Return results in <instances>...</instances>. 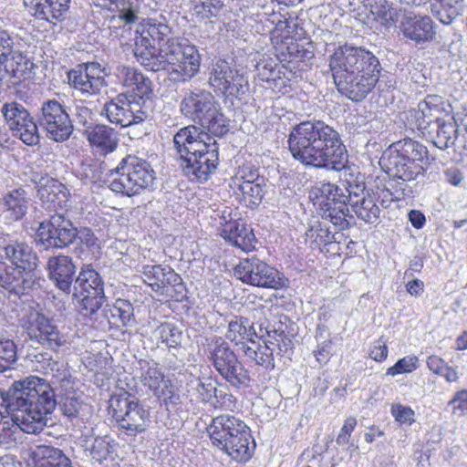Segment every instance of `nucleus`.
I'll return each mask as SVG.
<instances>
[{
  "label": "nucleus",
  "mask_w": 467,
  "mask_h": 467,
  "mask_svg": "<svg viewBox=\"0 0 467 467\" xmlns=\"http://www.w3.org/2000/svg\"><path fill=\"white\" fill-rule=\"evenodd\" d=\"M32 361L36 370L50 377L49 381L33 376L16 380L6 391H0V400L14 425L36 434L44 429L47 416L57 404L55 390H72L75 381L67 363L47 351H38Z\"/></svg>",
  "instance_id": "1"
},
{
  "label": "nucleus",
  "mask_w": 467,
  "mask_h": 467,
  "mask_svg": "<svg viewBox=\"0 0 467 467\" xmlns=\"http://www.w3.org/2000/svg\"><path fill=\"white\" fill-rule=\"evenodd\" d=\"M171 35L165 22L149 18L136 37L134 56L147 70H166L175 83L190 81L200 70V53L195 46L182 44Z\"/></svg>",
  "instance_id": "2"
},
{
  "label": "nucleus",
  "mask_w": 467,
  "mask_h": 467,
  "mask_svg": "<svg viewBox=\"0 0 467 467\" xmlns=\"http://www.w3.org/2000/svg\"><path fill=\"white\" fill-rule=\"evenodd\" d=\"M288 149L305 166L341 171L348 163V151L339 133L322 120H306L290 130Z\"/></svg>",
  "instance_id": "3"
},
{
  "label": "nucleus",
  "mask_w": 467,
  "mask_h": 467,
  "mask_svg": "<svg viewBox=\"0 0 467 467\" xmlns=\"http://www.w3.org/2000/svg\"><path fill=\"white\" fill-rule=\"evenodd\" d=\"M329 67L339 93L353 101H361L379 80L380 65L370 51L344 45L330 56Z\"/></svg>",
  "instance_id": "4"
},
{
  "label": "nucleus",
  "mask_w": 467,
  "mask_h": 467,
  "mask_svg": "<svg viewBox=\"0 0 467 467\" xmlns=\"http://www.w3.org/2000/svg\"><path fill=\"white\" fill-rule=\"evenodd\" d=\"M172 142L187 176L206 182L216 171L219 163L216 141L198 126L188 125L181 128L174 134Z\"/></svg>",
  "instance_id": "5"
},
{
  "label": "nucleus",
  "mask_w": 467,
  "mask_h": 467,
  "mask_svg": "<svg viewBox=\"0 0 467 467\" xmlns=\"http://www.w3.org/2000/svg\"><path fill=\"white\" fill-rule=\"evenodd\" d=\"M207 432L213 446L237 462H246L252 456L254 442L249 427L239 418L223 414L213 419Z\"/></svg>",
  "instance_id": "6"
},
{
  "label": "nucleus",
  "mask_w": 467,
  "mask_h": 467,
  "mask_svg": "<svg viewBox=\"0 0 467 467\" xmlns=\"http://www.w3.org/2000/svg\"><path fill=\"white\" fill-rule=\"evenodd\" d=\"M181 113L200 125V130L214 136L228 131V122L214 97L204 89L185 92L180 103Z\"/></svg>",
  "instance_id": "7"
},
{
  "label": "nucleus",
  "mask_w": 467,
  "mask_h": 467,
  "mask_svg": "<svg viewBox=\"0 0 467 467\" xmlns=\"http://www.w3.org/2000/svg\"><path fill=\"white\" fill-rule=\"evenodd\" d=\"M109 173L112 177L110 190L129 197L149 189L155 180V171L150 164L135 155L124 157Z\"/></svg>",
  "instance_id": "8"
},
{
  "label": "nucleus",
  "mask_w": 467,
  "mask_h": 467,
  "mask_svg": "<svg viewBox=\"0 0 467 467\" xmlns=\"http://www.w3.org/2000/svg\"><path fill=\"white\" fill-rule=\"evenodd\" d=\"M109 403L119 431L128 437L134 438L149 428L151 422L149 408L134 395L121 391L113 394Z\"/></svg>",
  "instance_id": "9"
},
{
  "label": "nucleus",
  "mask_w": 467,
  "mask_h": 467,
  "mask_svg": "<svg viewBox=\"0 0 467 467\" xmlns=\"http://www.w3.org/2000/svg\"><path fill=\"white\" fill-rule=\"evenodd\" d=\"M427 155V148L416 140L404 139L397 141L388 150L389 172L404 182L413 181L423 173Z\"/></svg>",
  "instance_id": "10"
},
{
  "label": "nucleus",
  "mask_w": 467,
  "mask_h": 467,
  "mask_svg": "<svg viewBox=\"0 0 467 467\" xmlns=\"http://www.w3.org/2000/svg\"><path fill=\"white\" fill-rule=\"evenodd\" d=\"M207 357L214 369L230 386L235 389L249 386L250 372L224 338L215 336L210 339L207 345Z\"/></svg>",
  "instance_id": "11"
},
{
  "label": "nucleus",
  "mask_w": 467,
  "mask_h": 467,
  "mask_svg": "<svg viewBox=\"0 0 467 467\" xmlns=\"http://www.w3.org/2000/svg\"><path fill=\"white\" fill-rule=\"evenodd\" d=\"M21 327L32 343L53 352H58L68 344L67 337L43 313L31 311L23 317Z\"/></svg>",
  "instance_id": "12"
},
{
  "label": "nucleus",
  "mask_w": 467,
  "mask_h": 467,
  "mask_svg": "<svg viewBox=\"0 0 467 467\" xmlns=\"http://www.w3.org/2000/svg\"><path fill=\"white\" fill-rule=\"evenodd\" d=\"M74 289L79 312L85 317L96 314L106 300L102 278L89 266L80 270L75 279Z\"/></svg>",
  "instance_id": "13"
},
{
  "label": "nucleus",
  "mask_w": 467,
  "mask_h": 467,
  "mask_svg": "<svg viewBox=\"0 0 467 467\" xmlns=\"http://www.w3.org/2000/svg\"><path fill=\"white\" fill-rule=\"evenodd\" d=\"M37 128L46 132L47 139L56 142L67 140L74 126L67 107L55 99L44 100L37 114Z\"/></svg>",
  "instance_id": "14"
},
{
  "label": "nucleus",
  "mask_w": 467,
  "mask_h": 467,
  "mask_svg": "<svg viewBox=\"0 0 467 467\" xmlns=\"http://www.w3.org/2000/svg\"><path fill=\"white\" fill-rule=\"evenodd\" d=\"M78 235V230L69 218L55 213L49 220L39 223L36 242L46 249H62L70 245Z\"/></svg>",
  "instance_id": "15"
},
{
  "label": "nucleus",
  "mask_w": 467,
  "mask_h": 467,
  "mask_svg": "<svg viewBox=\"0 0 467 467\" xmlns=\"http://www.w3.org/2000/svg\"><path fill=\"white\" fill-rule=\"evenodd\" d=\"M234 273L239 280L250 285L271 289L284 285L279 271L255 256L241 260Z\"/></svg>",
  "instance_id": "16"
},
{
  "label": "nucleus",
  "mask_w": 467,
  "mask_h": 467,
  "mask_svg": "<svg viewBox=\"0 0 467 467\" xmlns=\"http://www.w3.org/2000/svg\"><path fill=\"white\" fill-rule=\"evenodd\" d=\"M140 382L166 406L177 405L181 397L171 380L166 379L159 364L153 359H140L136 368Z\"/></svg>",
  "instance_id": "17"
},
{
  "label": "nucleus",
  "mask_w": 467,
  "mask_h": 467,
  "mask_svg": "<svg viewBox=\"0 0 467 467\" xmlns=\"http://www.w3.org/2000/svg\"><path fill=\"white\" fill-rule=\"evenodd\" d=\"M209 84L216 94L238 97L244 93L248 82L235 65L219 59L212 66Z\"/></svg>",
  "instance_id": "18"
},
{
  "label": "nucleus",
  "mask_w": 467,
  "mask_h": 467,
  "mask_svg": "<svg viewBox=\"0 0 467 467\" xmlns=\"http://www.w3.org/2000/svg\"><path fill=\"white\" fill-rule=\"evenodd\" d=\"M102 114H105L109 122L121 127L141 123L149 117L148 113L141 109L139 100L137 101L134 96H128L125 93H120L106 102Z\"/></svg>",
  "instance_id": "19"
},
{
  "label": "nucleus",
  "mask_w": 467,
  "mask_h": 467,
  "mask_svg": "<svg viewBox=\"0 0 467 467\" xmlns=\"http://www.w3.org/2000/svg\"><path fill=\"white\" fill-rule=\"evenodd\" d=\"M1 112L9 126L26 145H36L39 141L37 124L33 120L25 107L17 102L5 103Z\"/></svg>",
  "instance_id": "20"
},
{
  "label": "nucleus",
  "mask_w": 467,
  "mask_h": 467,
  "mask_svg": "<svg viewBox=\"0 0 467 467\" xmlns=\"http://www.w3.org/2000/svg\"><path fill=\"white\" fill-rule=\"evenodd\" d=\"M265 179L259 176L256 171L249 173L237 174L231 179L230 187L234 195L244 206L254 209L258 207L266 192Z\"/></svg>",
  "instance_id": "21"
},
{
  "label": "nucleus",
  "mask_w": 467,
  "mask_h": 467,
  "mask_svg": "<svg viewBox=\"0 0 467 467\" xmlns=\"http://www.w3.org/2000/svg\"><path fill=\"white\" fill-rule=\"evenodd\" d=\"M70 87L88 96L97 95L106 86L103 70L97 62L78 65L67 73Z\"/></svg>",
  "instance_id": "22"
},
{
  "label": "nucleus",
  "mask_w": 467,
  "mask_h": 467,
  "mask_svg": "<svg viewBox=\"0 0 467 467\" xmlns=\"http://www.w3.org/2000/svg\"><path fill=\"white\" fill-rule=\"evenodd\" d=\"M0 285L10 293L26 295L39 285L35 273L7 266L0 261Z\"/></svg>",
  "instance_id": "23"
},
{
  "label": "nucleus",
  "mask_w": 467,
  "mask_h": 467,
  "mask_svg": "<svg viewBox=\"0 0 467 467\" xmlns=\"http://www.w3.org/2000/svg\"><path fill=\"white\" fill-rule=\"evenodd\" d=\"M142 275L144 282L155 292L162 294L167 285L176 287V290L180 293L184 288L181 275L175 273L170 266L147 265L143 266Z\"/></svg>",
  "instance_id": "24"
},
{
  "label": "nucleus",
  "mask_w": 467,
  "mask_h": 467,
  "mask_svg": "<svg viewBox=\"0 0 467 467\" xmlns=\"http://www.w3.org/2000/svg\"><path fill=\"white\" fill-rule=\"evenodd\" d=\"M0 248L4 250L6 259L16 268L23 269L35 273L38 265V257L36 253L27 244L24 242H0Z\"/></svg>",
  "instance_id": "25"
},
{
  "label": "nucleus",
  "mask_w": 467,
  "mask_h": 467,
  "mask_svg": "<svg viewBox=\"0 0 467 467\" xmlns=\"http://www.w3.org/2000/svg\"><path fill=\"white\" fill-rule=\"evenodd\" d=\"M447 113H451V106L439 95H428L418 104L415 118L421 129H426L433 121L440 120Z\"/></svg>",
  "instance_id": "26"
},
{
  "label": "nucleus",
  "mask_w": 467,
  "mask_h": 467,
  "mask_svg": "<svg viewBox=\"0 0 467 467\" xmlns=\"http://www.w3.org/2000/svg\"><path fill=\"white\" fill-rule=\"evenodd\" d=\"M47 267L57 287L68 294L76 273V265L71 257L62 254L52 256L48 259Z\"/></svg>",
  "instance_id": "27"
},
{
  "label": "nucleus",
  "mask_w": 467,
  "mask_h": 467,
  "mask_svg": "<svg viewBox=\"0 0 467 467\" xmlns=\"http://www.w3.org/2000/svg\"><path fill=\"white\" fill-rule=\"evenodd\" d=\"M222 219L223 223H220L222 225L221 235L225 240L244 251H249L254 248L255 236L253 233V229L240 220L226 221L224 216H223Z\"/></svg>",
  "instance_id": "28"
},
{
  "label": "nucleus",
  "mask_w": 467,
  "mask_h": 467,
  "mask_svg": "<svg viewBox=\"0 0 467 467\" xmlns=\"http://www.w3.org/2000/svg\"><path fill=\"white\" fill-rule=\"evenodd\" d=\"M403 36L415 43L432 40L436 35L433 21L428 16H407L401 23Z\"/></svg>",
  "instance_id": "29"
},
{
  "label": "nucleus",
  "mask_w": 467,
  "mask_h": 467,
  "mask_svg": "<svg viewBox=\"0 0 467 467\" xmlns=\"http://www.w3.org/2000/svg\"><path fill=\"white\" fill-rule=\"evenodd\" d=\"M87 139L96 153L106 156L116 150L119 145L118 132L104 124H98L87 130Z\"/></svg>",
  "instance_id": "30"
},
{
  "label": "nucleus",
  "mask_w": 467,
  "mask_h": 467,
  "mask_svg": "<svg viewBox=\"0 0 467 467\" xmlns=\"http://www.w3.org/2000/svg\"><path fill=\"white\" fill-rule=\"evenodd\" d=\"M37 196L47 209L56 210L67 202V191L64 184L53 178H41L37 185Z\"/></svg>",
  "instance_id": "31"
},
{
  "label": "nucleus",
  "mask_w": 467,
  "mask_h": 467,
  "mask_svg": "<svg viewBox=\"0 0 467 467\" xmlns=\"http://www.w3.org/2000/svg\"><path fill=\"white\" fill-rule=\"evenodd\" d=\"M30 197L23 188L13 189L4 194L0 206L5 216L12 221L22 219L28 210Z\"/></svg>",
  "instance_id": "32"
},
{
  "label": "nucleus",
  "mask_w": 467,
  "mask_h": 467,
  "mask_svg": "<svg viewBox=\"0 0 467 467\" xmlns=\"http://www.w3.org/2000/svg\"><path fill=\"white\" fill-rule=\"evenodd\" d=\"M0 79L13 78L21 79L29 70V60L19 50L12 48L0 54Z\"/></svg>",
  "instance_id": "33"
},
{
  "label": "nucleus",
  "mask_w": 467,
  "mask_h": 467,
  "mask_svg": "<svg viewBox=\"0 0 467 467\" xmlns=\"http://www.w3.org/2000/svg\"><path fill=\"white\" fill-rule=\"evenodd\" d=\"M30 456L36 467H73L71 460L60 449L51 445L36 446Z\"/></svg>",
  "instance_id": "34"
},
{
  "label": "nucleus",
  "mask_w": 467,
  "mask_h": 467,
  "mask_svg": "<svg viewBox=\"0 0 467 467\" xmlns=\"http://www.w3.org/2000/svg\"><path fill=\"white\" fill-rule=\"evenodd\" d=\"M348 202L345 194H340L339 199L331 202H321L320 211L323 218L329 220L339 229H345L348 226L347 217L349 215Z\"/></svg>",
  "instance_id": "35"
},
{
  "label": "nucleus",
  "mask_w": 467,
  "mask_h": 467,
  "mask_svg": "<svg viewBox=\"0 0 467 467\" xmlns=\"http://www.w3.org/2000/svg\"><path fill=\"white\" fill-rule=\"evenodd\" d=\"M70 0H24L26 6L35 9V16L51 21L59 19L68 10Z\"/></svg>",
  "instance_id": "36"
},
{
  "label": "nucleus",
  "mask_w": 467,
  "mask_h": 467,
  "mask_svg": "<svg viewBox=\"0 0 467 467\" xmlns=\"http://www.w3.org/2000/svg\"><path fill=\"white\" fill-rule=\"evenodd\" d=\"M134 308L131 303L126 299L118 298L111 305L107 304L103 310L104 316L109 323L119 327H132L135 324Z\"/></svg>",
  "instance_id": "37"
},
{
  "label": "nucleus",
  "mask_w": 467,
  "mask_h": 467,
  "mask_svg": "<svg viewBox=\"0 0 467 467\" xmlns=\"http://www.w3.org/2000/svg\"><path fill=\"white\" fill-rule=\"evenodd\" d=\"M120 75L123 86L130 88L139 98V100L151 93V81L138 69L123 67L120 70Z\"/></svg>",
  "instance_id": "38"
},
{
  "label": "nucleus",
  "mask_w": 467,
  "mask_h": 467,
  "mask_svg": "<svg viewBox=\"0 0 467 467\" xmlns=\"http://www.w3.org/2000/svg\"><path fill=\"white\" fill-rule=\"evenodd\" d=\"M260 342L253 338L248 343H242L240 350L245 358L254 361L256 365L266 370H272L275 368L274 354L269 351V347Z\"/></svg>",
  "instance_id": "39"
},
{
  "label": "nucleus",
  "mask_w": 467,
  "mask_h": 467,
  "mask_svg": "<svg viewBox=\"0 0 467 467\" xmlns=\"http://www.w3.org/2000/svg\"><path fill=\"white\" fill-rule=\"evenodd\" d=\"M112 10L117 13L110 17V26H130L139 20V10L135 0H111Z\"/></svg>",
  "instance_id": "40"
},
{
  "label": "nucleus",
  "mask_w": 467,
  "mask_h": 467,
  "mask_svg": "<svg viewBox=\"0 0 467 467\" xmlns=\"http://www.w3.org/2000/svg\"><path fill=\"white\" fill-rule=\"evenodd\" d=\"M264 344L269 347V351L276 356H284L292 352L293 340L290 336L283 328V325L279 324L277 327H273L272 333L267 334Z\"/></svg>",
  "instance_id": "41"
},
{
  "label": "nucleus",
  "mask_w": 467,
  "mask_h": 467,
  "mask_svg": "<svg viewBox=\"0 0 467 467\" xmlns=\"http://www.w3.org/2000/svg\"><path fill=\"white\" fill-rule=\"evenodd\" d=\"M153 335L158 340V344L161 343L170 351H177L181 348L182 332L173 323H161L155 328Z\"/></svg>",
  "instance_id": "42"
},
{
  "label": "nucleus",
  "mask_w": 467,
  "mask_h": 467,
  "mask_svg": "<svg viewBox=\"0 0 467 467\" xmlns=\"http://www.w3.org/2000/svg\"><path fill=\"white\" fill-rule=\"evenodd\" d=\"M254 329L250 327L247 318L235 317L228 323L225 334L227 339L242 347V343H248L254 338Z\"/></svg>",
  "instance_id": "43"
},
{
  "label": "nucleus",
  "mask_w": 467,
  "mask_h": 467,
  "mask_svg": "<svg viewBox=\"0 0 467 467\" xmlns=\"http://www.w3.org/2000/svg\"><path fill=\"white\" fill-rule=\"evenodd\" d=\"M354 198H356L355 195ZM351 208L358 218L368 223H377L379 221L381 210L376 203L375 198L369 194L362 196L358 202L354 199Z\"/></svg>",
  "instance_id": "44"
},
{
  "label": "nucleus",
  "mask_w": 467,
  "mask_h": 467,
  "mask_svg": "<svg viewBox=\"0 0 467 467\" xmlns=\"http://www.w3.org/2000/svg\"><path fill=\"white\" fill-rule=\"evenodd\" d=\"M437 131L435 145L441 150L454 143L457 135L456 122L451 113H447L440 120H437Z\"/></svg>",
  "instance_id": "45"
},
{
  "label": "nucleus",
  "mask_w": 467,
  "mask_h": 467,
  "mask_svg": "<svg viewBox=\"0 0 467 467\" xmlns=\"http://www.w3.org/2000/svg\"><path fill=\"white\" fill-rule=\"evenodd\" d=\"M463 0H434L432 13L444 25H450L462 13Z\"/></svg>",
  "instance_id": "46"
},
{
  "label": "nucleus",
  "mask_w": 467,
  "mask_h": 467,
  "mask_svg": "<svg viewBox=\"0 0 467 467\" xmlns=\"http://www.w3.org/2000/svg\"><path fill=\"white\" fill-rule=\"evenodd\" d=\"M194 15L200 19L218 17L225 6V0H191Z\"/></svg>",
  "instance_id": "47"
},
{
  "label": "nucleus",
  "mask_w": 467,
  "mask_h": 467,
  "mask_svg": "<svg viewBox=\"0 0 467 467\" xmlns=\"http://www.w3.org/2000/svg\"><path fill=\"white\" fill-rule=\"evenodd\" d=\"M73 390L59 392L62 395L59 409L63 416L67 417L69 420L78 417L83 405L80 398Z\"/></svg>",
  "instance_id": "48"
},
{
  "label": "nucleus",
  "mask_w": 467,
  "mask_h": 467,
  "mask_svg": "<svg viewBox=\"0 0 467 467\" xmlns=\"http://www.w3.org/2000/svg\"><path fill=\"white\" fill-rule=\"evenodd\" d=\"M395 15L394 9L387 0H374L369 5L368 19L379 22L381 25H387L393 20Z\"/></svg>",
  "instance_id": "49"
},
{
  "label": "nucleus",
  "mask_w": 467,
  "mask_h": 467,
  "mask_svg": "<svg viewBox=\"0 0 467 467\" xmlns=\"http://www.w3.org/2000/svg\"><path fill=\"white\" fill-rule=\"evenodd\" d=\"M16 346L13 340L0 337V373L11 368L16 361Z\"/></svg>",
  "instance_id": "50"
},
{
  "label": "nucleus",
  "mask_w": 467,
  "mask_h": 467,
  "mask_svg": "<svg viewBox=\"0 0 467 467\" xmlns=\"http://www.w3.org/2000/svg\"><path fill=\"white\" fill-rule=\"evenodd\" d=\"M418 358L416 356H406L399 359L394 366L388 368L386 374L395 377L400 374L410 373L418 367Z\"/></svg>",
  "instance_id": "51"
},
{
  "label": "nucleus",
  "mask_w": 467,
  "mask_h": 467,
  "mask_svg": "<svg viewBox=\"0 0 467 467\" xmlns=\"http://www.w3.org/2000/svg\"><path fill=\"white\" fill-rule=\"evenodd\" d=\"M292 75V71H288L287 68L282 65L279 74L272 78L267 84L273 90L285 94L288 91Z\"/></svg>",
  "instance_id": "52"
},
{
  "label": "nucleus",
  "mask_w": 467,
  "mask_h": 467,
  "mask_svg": "<svg viewBox=\"0 0 467 467\" xmlns=\"http://www.w3.org/2000/svg\"><path fill=\"white\" fill-rule=\"evenodd\" d=\"M212 404L214 408L234 411L236 409V398L228 390L217 389Z\"/></svg>",
  "instance_id": "53"
},
{
  "label": "nucleus",
  "mask_w": 467,
  "mask_h": 467,
  "mask_svg": "<svg viewBox=\"0 0 467 467\" xmlns=\"http://www.w3.org/2000/svg\"><path fill=\"white\" fill-rule=\"evenodd\" d=\"M315 190L323 198L321 202L336 201L339 199L340 194H345L341 188L330 182H319L315 187Z\"/></svg>",
  "instance_id": "54"
},
{
  "label": "nucleus",
  "mask_w": 467,
  "mask_h": 467,
  "mask_svg": "<svg viewBox=\"0 0 467 467\" xmlns=\"http://www.w3.org/2000/svg\"><path fill=\"white\" fill-rule=\"evenodd\" d=\"M110 453V445L107 437H97L95 438L91 448L90 454L96 461L101 462L107 459Z\"/></svg>",
  "instance_id": "55"
},
{
  "label": "nucleus",
  "mask_w": 467,
  "mask_h": 467,
  "mask_svg": "<svg viewBox=\"0 0 467 467\" xmlns=\"http://www.w3.org/2000/svg\"><path fill=\"white\" fill-rule=\"evenodd\" d=\"M391 414L394 419L400 424L413 423L414 420V410L410 407L395 404L391 407Z\"/></svg>",
  "instance_id": "56"
},
{
  "label": "nucleus",
  "mask_w": 467,
  "mask_h": 467,
  "mask_svg": "<svg viewBox=\"0 0 467 467\" xmlns=\"http://www.w3.org/2000/svg\"><path fill=\"white\" fill-rule=\"evenodd\" d=\"M196 392L199 399L205 403H212L216 393L217 388L212 382H203L201 379L196 380Z\"/></svg>",
  "instance_id": "57"
},
{
  "label": "nucleus",
  "mask_w": 467,
  "mask_h": 467,
  "mask_svg": "<svg viewBox=\"0 0 467 467\" xmlns=\"http://www.w3.org/2000/svg\"><path fill=\"white\" fill-rule=\"evenodd\" d=\"M282 65L273 62H262L257 65L258 76L264 82L268 83L269 80L276 74H279Z\"/></svg>",
  "instance_id": "58"
},
{
  "label": "nucleus",
  "mask_w": 467,
  "mask_h": 467,
  "mask_svg": "<svg viewBox=\"0 0 467 467\" xmlns=\"http://www.w3.org/2000/svg\"><path fill=\"white\" fill-rule=\"evenodd\" d=\"M449 405H453L452 411L455 414L464 415L467 413V390L463 389L455 393Z\"/></svg>",
  "instance_id": "59"
},
{
  "label": "nucleus",
  "mask_w": 467,
  "mask_h": 467,
  "mask_svg": "<svg viewBox=\"0 0 467 467\" xmlns=\"http://www.w3.org/2000/svg\"><path fill=\"white\" fill-rule=\"evenodd\" d=\"M357 425V420L353 417L348 418L341 430L339 434L337 437V443L338 445H344L349 441V438L351 436L352 431H354L355 427Z\"/></svg>",
  "instance_id": "60"
},
{
  "label": "nucleus",
  "mask_w": 467,
  "mask_h": 467,
  "mask_svg": "<svg viewBox=\"0 0 467 467\" xmlns=\"http://www.w3.org/2000/svg\"><path fill=\"white\" fill-rule=\"evenodd\" d=\"M314 355L316 357L317 361L320 365L327 364L330 359L331 356L333 355L332 341L325 340L324 342L319 344L317 349L314 351Z\"/></svg>",
  "instance_id": "61"
},
{
  "label": "nucleus",
  "mask_w": 467,
  "mask_h": 467,
  "mask_svg": "<svg viewBox=\"0 0 467 467\" xmlns=\"http://www.w3.org/2000/svg\"><path fill=\"white\" fill-rule=\"evenodd\" d=\"M348 194H345V198H347V202L351 206L354 202V195L356 196V201H359L362 196H366L364 193L365 185L364 183H348V186L346 188Z\"/></svg>",
  "instance_id": "62"
},
{
  "label": "nucleus",
  "mask_w": 467,
  "mask_h": 467,
  "mask_svg": "<svg viewBox=\"0 0 467 467\" xmlns=\"http://www.w3.org/2000/svg\"><path fill=\"white\" fill-rule=\"evenodd\" d=\"M369 356L375 361H382L388 357L386 341L382 338L377 340L370 349Z\"/></svg>",
  "instance_id": "63"
},
{
  "label": "nucleus",
  "mask_w": 467,
  "mask_h": 467,
  "mask_svg": "<svg viewBox=\"0 0 467 467\" xmlns=\"http://www.w3.org/2000/svg\"><path fill=\"white\" fill-rule=\"evenodd\" d=\"M250 327H253L254 329V337H255L258 338V341H264L265 340V337H268L267 334L272 333L273 327H276L275 326H270L267 321L265 322H257L255 324L250 325Z\"/></svg>",
  "instance_id": "64"
}]
</instances>
